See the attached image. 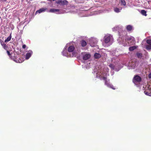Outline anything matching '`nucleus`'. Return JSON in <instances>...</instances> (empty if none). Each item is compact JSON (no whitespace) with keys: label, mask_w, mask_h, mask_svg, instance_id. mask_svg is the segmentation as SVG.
Instances as JSON below:
<instances>
[{"label":"nucleus","mask_w":151,"mask_h":151,"mask_svg":"<svg viewBox=\"0 0 151 151\" xmlns=\"http://www.w3.org/2000/svg\"><path fill=\"white\" fill-rule=\"evenodd\" d=\"M32 54V52L31 50H29V58L31 57Z\"/></svg>","instance_id":"nucleus-25"},{"label":"nucleus","mask_w":151,"mask_h":151,"mask_svg":"<svg viewBox=\"0 0 151 151\" xmlns=\"http://www.w3.org/2000/svg\"><path fill=\"white\" fill-rule=\"evenodd\" d=\"M120 2L121 3V5L125 6L126 5V3L124 0H120Z\"/></svg>","instance_id":"nucleus-15"},{"label":"nucleus","mask_w":151,"mask_h":151,"mask_svg":"<svg viewBox=\"0 0 151 151\" xmlns=\"http://www.w3.org/2000/svg\"><path fill=\"white\" fill-rule=\"evenodd\" d=\"M136 55L138 58H141L142 57V53L140 52H137Z\"/></svg>","instance_id":"nucleus-17"},{"label":"nucleus","mask_w":151,"mask_h":151,"mask_svg":"<svg viewBox=\"0 0 151 151\" xmlns=\"http://www.w3.org/2000/svg\"><path fill=\"white\" fill-rule=\"evenodd\" d=\"M119 26H116L114 27L113 28L112 30L113 31H116L119 30Z\"/></svg>","instance_id":"nucleus-16"},{"label":"nucleus","mask_w":151,"mask_h":151,"mask_svg":"<svg viewBox=\"0 0 151 151\" xmlns=\"http://www.w3.org/2000/svg\"><path fill=\"white\" fill-rule=\"evenodd\" d=\"M80 15L81 17H83V16H87V15Z\"/></svg>","instance_id":"nucleus-27"},{"label":"nucleus","mask_w":151,"mask_h":151,"mask_svg":"<svg viewBox=\"0 0 151 151\" xmlns=\"http://www.w3.org/2000/svg\"><path fill=\"white\" fill-rule=\"evenodd\" d=\"M122 9V8L120 7L119 8H118L117 7L114 8V10L115 12L116 13H119L121 12V10Z\"/></svg>","instance_id":"nucleus-10"},{"label":"nucleus","mask_w":151,"mask_h":151,"mask_svg":"<svg viewBox=\"0 0 151 151\" xmlns=\"http://www.w3.org/2000/svg\"><path fill=\"white\" fill-rule=\"evenodd\" d=\"M100 79L101 80H104V81L106 80V79H107V77L104 76H103L102 75L100 76Z\"/></svg>","instance_id":"nucleus-18"},{"label":"nucleus","mask_w":151,"mask_h":151,"mask_svg":"<svg viewBox=\"0 0 151 151\" xmlns=\"http://www.w3.org/2000/svg\"><path fill=\"white\" fill-rule=\"evenodd\" d=\"M138 46H134L132 47H130L129 48V50L130 51H132L136 49L137 48Z\"/></svg>","instance_id":"nucleus-13"},{"label":"nucleus","mask_w":151,"mask_h":151,"mask_svg":"<svg viewBox=\"0 0 151 151\" xmlns=\"http://www.w3.org/2000/svg\"><path fill=\"white\" fill-rule=\"evenodd\" d=\"M111 36L110 35H106L104 37V42L106 43H108L110 42Z\"/></svg>","instance_id":"nucleus-7"},{"label":"nucleus","mask_w":151,"mask_h":151,"mask_svg":"<svg viewBox=\"0 0 151 151\" xmlns=\"http://www.w3.org/2000/svg\"><path fill=\"white\" fill-rule=\"evenodd\" d=\"M142 81L141 78L138 75H135L132 80V81L135 84L139 83Z\"/></svg>","instance_id":"nucleus-4"},{"label":"nucleus","mask_w":151,"mask_h":151,"mask_svg":"<svg viewBox=\"0 0 151 151\" xmlns=\"http://www.w3.org/2000/svg\"><path fill=\"white\" fill-rule=\"evenodd\" d=\"M146 42L148 45H151V40H147Z\"/></svg>","instance_id":"nucleus-23"},{"label":"nucleus","mask_w":151,"mask_h":151,"mask_svg":"<svg viewBox=\"0 0 151 151\" xmlns=\"http://www.w3.org/2000/svg\"><path fill=\"white\" fill-rule=\"evenodd\" d=\"M75 48L73 46H70L68 48V51L69 52H73L75 50Z\"/></svg>","instance_id":"nucleus-9"},{"label":"nucleus","mask_w":151,"mask_h":151,"mask_svg":"<svg viewBox=\"0 0 151 151\" xmlns=\"http://www.w3.org/2000/svg\"><path fill=\"white\" fill-rule=\"evenodd\" d=\"M141 13L143 15L145 16L147 15L146 12L145 10H142L141 11Z\"/></svg>","instance_id":"nucleus-20"},{"label":"nucleus","mask_w":151,"mask_h":151,"mask_svg":"<svg viewBox=\"0 0 151 151\" xmlns=\"http://www.w3.org/2000/svg\"><path fill=\"white\" fill-rule=\"evenodd\" d=\"M109 66L113 70L114 69L115 66L113 64H109Z\"/></svg>","instance_id":"nucleus-21"},{"label":"nucleus","mask_w":151,"mask_h":151,"mask_svg":"<svg viewBox=\"0 0 151 151\" xmlns=\"http://www.w3.org/2000/svg\"><path fill=\"white\" fill-rule=\"evenodd\" d=\"M5 1H6V0H4Z\"/></svg>","instance_id":"nucleus-29"},{"label":"nucleus","mask_w":151,"mask_h":151,"mask_svg":"<svg viewBox=\"0 0 151 151\" xmlns=\"http://www.w3.org/2000/svg\"><path fill=\"white\" fill-rule=\"evenodd\" d=\"M144 93L147 95L151 96V86H149L147 87H146Z\"/></svg>","instance_id":"nucleus-5"},{"label":"nucleus","mask_w":151,"mask_h":151,"mask_svg":"<svg viewBox=\"0 0 151 151\" xmlns=\"http://www.w3.org/2000/svg\"><path fill=\"white\" fill-rule=\"evenodd\" d=\"M47 9L45 7L41 8L36 11L35 13V15H36L38 14H39L44 12L45 11L47 12Z\"/></svg>","instance_id":"nucleus-6"},{"label":"nucleus","mask_w":151,"mask_h":151,"mask_svg":"<svg viewBox=\"0 0 151 151\" xmlns=\"http://www.w3.org/2000/svg\"><path fill=\"white\" fill-rule=\"evenodd\" d=\"M91 57V55L89 54H86L83 55V59L84 60H87Z\"/></svg>","instance_id":"nucleus-8"},{"label":"nucleus","mask_w":151,"mask_h":151,"mask_svg":"<svg viewBox=\"0 0 151 151\" xmlns=\"http://www.w3.org/2000/svg\"><path fill=\"white\" fill-rule=\"evenodd\" d=\"M105 85H106L108 87L109 86L110 84L109 83V81L107 80V79H106V80H105Z\"/></svg>","instance_id":"nucleus-22"},{"label":"nucleus","mask_w":151,"mask_h":151,"mask_svg":"<svg viewBox=\"0 0 151 151\" xmlns=\"http://www.w3.org/2000/svg\"><path fill=\"white\" fill-rule=\"evenodd\" d=\"M56 3L59 8L65 9L64 7L68 4V2L66 0H58L56 1Z\"/></svg>","instance_id":"nucleus-2"},{"label":"nucleus","mask_w":151,"mask_h":151,"mask_svg":"<svg viewBox=\"0 0 151 151\" xmlns=\"http://www.w3.org/2000/svg\"><path fill=\"white\" fill-rule=\"evenodd\" d=\"M69 12L72 13H75V12L76 13L78 12V10L77 9H75L74 8H72L70 11L66 10H64L61 9H57L54 8H52L48 10L47 9V12L50 13H55L56 14H62L64 13H67Z\"/></svg>","instance_id":"nucleus-1"},{"label":"nucleus","mask_w":151,"mask_h":151,"mask_svg":"<svg viewBox=\"0 0 151 151\" xmlns=\"http://www.w3.org/2000/svg\"><path fill=\"white\" fill-rule=\"evenodd\" d=\"M124 37H125V41L127 42L128 44L132 45L135 43V38L133 37H128L127 38L126 36Z\"/></svg>","instance_id":"nucleus-3"},{"label":"nucleus","mask_w":151,"mask_h":151,"mask_svg":"<svg viewBox=\"0 0 151 151\" xmlns=\"http://www.w3.org/2000/svg\"><path fill=\"white\" fill-rule=\"evenodd\" d=\"M81 46L83 47H85L87 45V42L84 40H81Z\"/></svg>","instance_id":"nucleus-11"},{"label":"nucleus","mask_w":151,"mask_h":151,"mask_svg":"<svg viewBox=\"0 0 151 151\" xmlns=\"http://www.w3.org/2000/svg\"><path fill=\"white\" fill-rule=\"evenodd\" d=\"M73 56H76V55H75V53H74V54H73Z\"/></svg>","instance_id":"nucleus-28"},{"label":"nucleus","mask_w":151,"mask_h":151,"mask_svg":"<svg viewBox=\"0 0 151 151\" xmlns=\"http://www.w3.org/2000/svg\"><path fill=\"white\" fill-rule=\"evenodd\" d=\"M146 48L147 50L151 49V45H146Z\"/></svg>","instance_id":"nucleus-19"},{"label":"nucleus","mask_w":151,"mask_h":151,"mask_svg":"<svg viewBox=\"0 0 151 151\" xmlns=\"http://www.w3.org/2000/svg\"><path fill=\"white\" fill-rule=\"evenodd\" d=\"M132 28V26L131 25H128L127 26L126 29L127 31H131Z\"/></svg>","instance_id":"nucleus-14"},{"label":"nucleus","mask_w":151,"mask_h":151,"mask_svg":"<svg viewBox=\"0 0 151 151\" xmlns=\"http://www.w3.org/2000/svg\"><path fill=\"white\" fill-rule=\"evenodd\" d=\"M94 57L96 59H99L100 58L101 56V55L98 53H96L94 55Z\"/></svg>","instance_id":"nucleus-12"},{"label":"nucleus","mask_w":151,"mask_h":151,"mask_svg":"<svg viewBox=\"0 0 151 151\" xmlns=\"http://www.w3.org/2000/svg\"><path fill=\"white\" fill-rule=\"evenodd\" d=\"M148 77L150 78H151V72L149 74Z\"/></svg>","instance_id":"nucleus-26"},{"label":"nucleus","mask_w":151,"mask_h":151,"mask_svg":"<svg viewBox=\"0 0 151 151\" xmlns=\"http://www.w3.org/2000/svg\"><path fill=\"white\" fill-rule=\"evenodd\" d=\"M108 87H110L111 88H112V89H115V88L113 86V85H112V84H110L109 86H108Z\"/></svg>","instance_id":"nucleus-24"}]
</instances>
